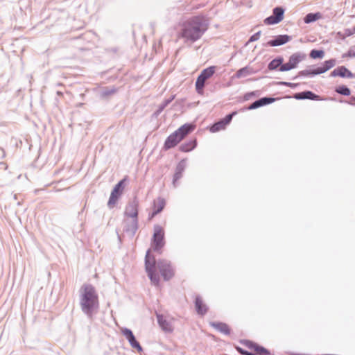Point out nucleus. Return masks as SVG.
<instances>
[{
	"label": "nucleus",
	"instance_id": "1",
	"mask_svg": "<svg viewBox=\"0 0 355 355\" xmlns=\"http://www.w3.org/2000/svg\"><path fill=\"white\" fill-rule=\"evenodd\" d=\"M209 28L207 20L202 16H195L186 21L182 26L180 37L185 42L194 43L202 37Z\"/></svg>",
	"mask_w": 355,
	"mask_h": 355
},
{
	"label": "nucleus",
	"instance_id": "2",
	"mask_svg": "<svg viewBox=\"0 0 355 355\" xmlns=\"http://www.w3.org/2000/svg\"><path fill=\"white\" fill-rule=\"evenodd\" d=\"M80 306L89 319H92L99 309L98 295L94 286L84 284L80 289Z\"/></svg>",
	"mask_w": 355,
	"mask_h": 355
},
{
	"label": "nucleus",
	"instance_id": "3",
	"mask_svg": "<svg viewBox=\"0 0 355 355\" xmlns=\"http://www.w3.org/2000/svg\"><path fill=\"white\" fill-rule=\"evenodd\" d=\"M195 128V125L191 123H185L180 126L174 132L171 134L165 140L163 149L168 150L176 146L182 141Z\"/></svg>",
	"mask_w": 355,
	"mask_h": 355
},
{
	"label": "nucleus",
	"instance_id": "4",
	"mask_svg": "<svg viewBox=\"0 0 355 355\" xmlns=\"http://www.w3.org/2000/svg\"><path fill=\"white\" fill-rule=\"evenodd\" d=\"M145 268L151 282L155 285L159 283V277L156 273V259L150 254V249H148L145 256Z\"/></svg>",
	"mask_w": 355,
	"mask_h": 355
},
{
	"label": "nucleus",
	"instance_id": "5",
	"mask_svg": "<svg viewBox=\"0 0 355 355\" xmlns=\"http://www.w3.org/2000/svg\"><path fill=\"white\" fill-rule=\"evenodd\" d=\"M165 245L164 230L159 225L154 226V233L152 239V247L155 252H162V248Z\"/></svg>",
	"mask_w": 355,
	"mask_h": 355
},
{
	"label": "nucleus",
	"instance_id": "6",
	"mask_svg": "<svg viewBox=\"0 0 355 355\" xmlns=\"http://www.w3.org/2000/svg\"><path fill=\"white\" fill-rule=\"evenodd\" d=\"M306 55L302 52H296L290 57L288 62L282 66L280 71H288L297 67L298 64L305 60Z\"/></svg>",
	"mask_w": 355,
	"mask_h": 355
},
{
	"label": "nucleus",
	"instance_id": "7",
	"mask_svg": "<svg viewBox=\"0 0 355 355\" xmlns=\"http://www.w3.org/2000/svg\"><path fill=\"white\" fill-rule=\"evenodd\" d=\"M126 180V178H123V180H120L113 188L109 200L107 202V207L110 209L113 208L120 196L123 193V191L125 187V182Z\"/></svg>",
	"mask_w": 355,
	"mask_h": 355
},
{
	"label": "nucleus",
	"instance_id": "8",
	"mask_svg": "<svg viewBox=\"0 0 355 355\" xmlns=\"http://www.w3.org/2000/svg\"><path fill=\"white\" fill-rule=\"evenodd\" d=\"M156 264L164 280L168 281L173 277L174 272L170 261L165 259H159L157 262L156 261Z\"/></svg>",
	"mask_w": 355,
	"mask_h": 355
},
{
	"label": "nucleus",
	"instance_id": "9",
	"mask_svg": "<svg viewBox=\"0 0 355 355\" xmlns=\"http://www.w3.org/2000/svg\"><path fill=\"white\" fill-rule=\"evenodd\" d=\"M285 10L277 6L272 9V14L264 19V23L267 25H274L279 23L284 19Z\"/></svg>",
	"mask_w": 355,
	"mask_h": 355
},
{
	"label": "nucleus",
	"instance_id": "10",
	"mask_svg": "<svg viewBox=\"0 0 355 355\" xmlns=\"http://www.w3.org/2000/svg\"><path fill=\"white\" fill-rule=\"evenodd\" d=\"M121 333L123 335V336L128 340V343H130V346L132 348L136 349L138 351V352H143L142 347L141 346L140 343L137 340L131 329L128 328H123L121 329Z\"/></svg>",
	"mask_w": 355,
	"mask_h": 355
},
{
	"label": "nucleus",
	"instance_id": "11",
	"mask_svg": "<svg viewBox=\"0 0 355 355\" xmlns=\"http://www.w3.org/2000/svg\"><path fill=\"white\" fill-rule=\"evenodd\" d=\"M139 201L137 198L129 202L125 209V215L132 219H138Z\"/></svg>",
	"mask_w": 355,
	"mask_h": 355
},
{
	"label": "nucleus",
	"instance_id": "12",
	"mask_svg": "<svg viewBox=\"0 0 355 355\" xmlns=\"http://www.w3.org/2000/svg\"><path fill=\"white\" fill-rule=\"evenodd\" d=\"M331 77L339 76L343 78H355V73H353L345 66H339L334 69L329 75Z\"/></svg>",
	"mask_w": 355,
	"mask_h": 355
},
{
	"label": "nucleus",
	"instance_id": "13",
	"mask_svg": "<svg viewBox=\"0 0 355 355\" xmlns=\"http://www.w3.org/2000/svg\"><path fill=\"white\" fill-rule=\"evenodd\" d=\"M245 346L250 349L253 350L254 355H270V352L268 349L261 346L252 341L245 340Z\"/></svg>",
	"mask_w": 355,
	"mask_h": 355
},
{
	"label": "nucleus",
	"instance_id": "14",
	"mask_svg": "<svg viewBox=\"0 0 355 355\" xmlns=\"http://www.w3.org/2000/svg\"><path fill=\"white\" fill-rule=\"evenodd\" d=\"M291 40V37L288 35H279L275 36L272 40H269L266 46H282Z\"/></svg>",
	"mask_w": 355,
	"mask_h": 355
},
{
	"label": "nucleus",
	"instance_id": "15",
	"mask_svg": "<svg viewBox=\"0 0 355 355\" xmlns=\"http://www.w3.org/2000/svg\"><path fill=\"white\" fill-rule=\"evenodd\" d=\"M293 97L297 100H312V101H319L320 100V96L315 94L311 91L306 90L304 92L295 93Z\"/></svg>",
	"mask_w": 355,
	"mask_h": 355
},
{
	"label": "nucleus",
	"instance_id": "16",
	"mask_svg": "<svg viewBox=\"0 0 355 355\" xmlns=\"http://www.w3.org/2000/svg\"><path fill=\"white\" fill-rule=\"evenodd\" d=\"M156 317L159 326L164 331L167 333H171L173 331V328L171 323L168 321L163 315L160 313H156Z\"/></svg>",
	"mask_w": 355,
	"mask_h": 355
},
{
	"label": "nucleus",
	"instance_id": "17",
	"mask_svg": "<svg viewBox=\"0 0 355 355\" xmlns=\"http://www.w3.org/2000/svg\"><path fill=\"white\" fill-rule=\"evenodd\" d=\"M186 168V160L182 159L175 168V174L173 179V184L174 187H177V182L182 177V173Z\"/></svg>",
	"mask_w": 355,
	"mask_h": 355
},
{
	"label": "nucleus",
	"instance_id": "18",
	"mask_svg": "<svg viewBox=\"0 0 355 355\" xmlns=\"http://www.w3.org/2000/svg\"><path fill=\"white\" fill-rule=\"evenodd\" d=\"M195 306L198 315H204L207 313L208 308L207 305L204 304L200 296H196L195 299Z\"/></svg>",
	"mask_w": 355,
	"mask_h": 355
},
{
	"label": "nucleus",
	"instance_id": "19",
	"mask_svg": "<svg viewBox=\"0 0 355 355\" xmlns=\"http://www.w3.org/2000/svg\"><path fill=\"white\" fill-rule=\"evenodd\" d=\"M210 326L220 331V333L225 334V335H230V329L229 326L224 322H211Z\"/></svg>",
	"mask_w": 355,
	"mask_h": 355
},
{
	"label": "nucleus",
	"instance_id": "20",
	"mask_svg": "<svg viewBox=\"0 0 355 355\" xmlns=\"http://www.w3.org/2000/svg\"><path fill=\"white\" fill-rule=\"evenodd\" d=\"M284 58L282 56H278L272 60L268 64V69L270 71H275L278 69L280 71L282 66L284 65Z\"/></svg>",
	"mask_w": 355,
	"mask_h": 355
},
{
	"label": "nucleus",
	"instance_id": "21",
	"mask_svg": "<svg viewBox=\"0 0 355 355\" xmlns=\"http://www.w3.org/2000/svg\"><path fill=\"white\" fill-rule=\"evenodd\" d=\"M336 60L334 58L325 60L323 62L322 66L317 67L319 74L325 73L330 69L333 68L336 64Z\"/></svg>",
	"mask_w": 355,
	"mask_h": 355
},
{
	"label": "nucleus",
	"instance_id": "22",
	"mask_svg": "<svg viewBox=\"0 0 355 355\" xmlns=\"http://www.w3.org/2000/svg\"><path fill=\"white\" fill-rule=\"evenodd\" d=\"M336 60L334 58L325 60L323 62L322 66L317 67L319 74L325 73L330 69L333 68L336 64Z\"/></svg>",
	"mask_w": 355,
	"mask_h": 355
},
{
	"label": "nucleus",
	"instance_id": "23",
	"mask_svg": "<svg viewBox=\"0 0 355 355\" xmlns=\"http://www.w3.org/2000/svg\"><path fill=\"white\" fill-rule=\"evenodd\" d=\"M196 146L197 141L196 139H193L182 144L179 146V150L182 152L187 153L193 150L196 147Z\"/></svg>",
	"mask_w": 355,
	"mask_h": 355
},
{
	"label": "nucleus",
	"instance_id": "24",
	"mask_svg": "<svg viewBox=\"0 0 355 355\" xmlns=\"http://www.w3.org/2000/svg\"><path fill=\"white\" fill-rule=\"evenodd\" d=\"M138 230V219H132L130 223L125 222L124 231L134 236Z\"/></svg>",
	"mask_w": 355,
	"mask_h": 355
},
{
	"label": "nucleus",
	"instance_id": "25",
	"mask_svg": "<svg viewBox=\"0 0 355 355\" xmlns=\"http://www.w3.org/2000/svg\"><path fill=\"white\" fill-rule=\"evenodd\" d=\"M316 75H320L317 67L315 69H306L300 71L293 79H296L299 77H313Z\"/></svg>",
	"mask_w": 355,
	"mask_h": 355
},
{
	"label": "nucleus",
	"instance_id": "26",
	"mask_svg": "<svg viewBox=\"0 0 355 355\" xmlns=\"http://www.w3.org/2000/svg\"><path fill=\"white\" fill-rule=\"evenodd\" d=\"M207 79L199 75L196 81V90L198 94H202Z\"/></svg>",
	"mask_w": 355,
	"mask_h": 355
},
{
	"label": "nucleus",
	"instance_id": "27",
	"mask_svg": "<svg viewBox=\"0 0 355 355\" xmlns=\"http://www.w3.org/2000/svg\"><path fill=\"white\" fill-rule=\"evenodd\" d=\"M166 205L165 200L162 198H158L157 200L154 201L153 209L155 210V214H159L164 208Z\"/></svg>",
	"mask_w": 355,
	"mask_h": 355
},
{
	"label": "nucleus",
	"instance_id": "28",
	"mask_svg": "<svg viewBox=\"0 0 355 355\" xmlns=\"http://www.w3.org/2000/svg\"><path fill=\"white\" fill-rule=\"evenodd\" d=\"M216 67L215 66L209 67L203 69L200 73V75L203 78H206L207 80H208L214 74L216 71Z\"/></svg>",
	"mask_w": 355,
	"mask_h": 355
},
{
	"label": "nucleus",
	"instance_id": "29",
	"mask_svg": "<svg viewBox=\"0 0 355 355\" xmlns=\"http://www.w3.org/2000/svg\"><path fill=\"white\" fill-rule=\"evenodd\" d=\"M320 17L319 12L309 13L304 17V21L306 24H310L317 21Z\"/></svg>",
	"mask_w": 355,
	"mask_h": 355
},
{
	"label": "nucleus",
	"instance_id": "30",
	"mask_svg": "<svg viewBox=\"0 0 355 355\" xmlns=\"http://www.w3.org/2000/svg\"><path fill=\"white\" fill-rule=\"evenodd\" d=\"M174 96H171L169 98L165 99L161 104L159 105L157 110L155 112V114L159 115L173 100Z\"/></svg>",
	"mask_w": 355,
	"mask_h": 355
},
{
	"label": "nucleus",
	"instance_id": "31",
	"mask_svg": "<svg viewBox=\"0 0 355 355\" xmlns=\"http://www.w3.org/2000/svg\"><path fill=\"white\" fill-rule=\"evenodd\" d=\"M312 59H322L324 56V51L321 49H312L309 53Z\"/></svg>",
	"mask_w": 355,
	"mask_h": 355
},
{
	"label": "nucleus",
	"instance_id": "32",
	"mask_svg": "<svg viewBox=\"0 0 355 355\" xmlns=\"http://www.w3.org/2000/svg\"><path fill=\"white\" fill-rule=\"evenodd\" d=\"M226 125L223 123V121L220 119L218 121L214 123L210 128L211 132H216L220 130L225 129Z\"/></svg>",
	"mask_w": 355,
	"mask_h": 355
},
{
	"label": "nucleus",
	"instance_id": "33",
	"mask_svg": "<svg viewBox=\"0 0 355 355\" xmlns=\"http://www.w3.org/2000/svg\"><path fill=\"white\" fill-rule=\"evenodd\" d=\"M336 92L343 96H349L351 91L346 85H340L335 89Z\"/></svg>",
	"mask_w": 355,
	"mask_h": 355
},
{
	"label": "nucleus",
	"instance_id": "34",
	"mask_svg": "<svg viewBox=\"0 0 355 355\" xmlns=\"http://www.w3.org/2000/svg\"><path fill=\"white\" fill-rule=\"evenodd\" d=\"M116 92V89L114 87H105L101 92V96L105 98L114 94Z\"/></svg>",
	"mask_w": 355,
	"mask_h": 355
},
{
	"label": "nucleus",
	"instance_id": "35",
	"mask_svg": "<svg viewBox=\"0 0 355 355\" xmlns=\"http://www.w3.org/2000/svg\"><path fill=\"white\" fill-rule=\"evenodd\" d=\"M250 74V71L248 67H245L239 69L236 73V77L238 78L245 77Z\"/></svg>",
	"mask_w": 355,
	"mask_h": 355
},
{
	"label": "nucleus",
	"instance_id": "36",
	"mask_svg": "<svg viewBox=\"0 0 355 355\" xmlns=\"http://www.w3.org/2000/svg\"><path fill=\"white\" fill-rule=\"evenodd\" d=\"M259 103H261V107L264 105H269L275 101V98L273 97L265 96L259 98Z\"/></svg>",
	"mask_w": 355,
	"mask_h": 355
},
{
	"label": "nucleus",
	"instance_id": "37",
	"mask_svg": "<svg viewBox=\"0 0 355 355\" xmlns=\"http://www.w3.org/2000/svg\"><path fill=\"white\" fill-rule=\"evenodd\" d=\"M236 114V112H233L226 115L225 117L222 119L221 120L223 121V123L225 125H227L232 121L233 116H234Z\"/></svg>",
	"mask_w": 355,
	"mask_h": 355
},
{
	"label": "nucleus",
	"instance_id": "38",
	"mask_svg": "<svg viewBox=\"0 0 355 355\" xmlns=\"http://www.w3.org/2000/svg\"><path fill=\"white\" fill-rule=\"evenodd\" d=\"M259 102L260 101H259V99L256 100L255 101L252 103L247 109L250 110H255V109H257L259 107H261V103Z\"/></svg>",
	"mask_w": 355,
	"mask_h": 355
},
{
	"label": "nucleus",
	"instance_id": "39",
	"mask_svg": "<svg viewBox=\"0 0 355 355\" xmlns=\"http://www.w3.org/2000/svg\"><path fill=\"white\" fill-rule=\"evenodd\" d=\"M346 57H349V58L355 57V46L349 49V51L346 53H344L342 55V58H346Z\"/></svg>",
	"mask_w": 355,
	"mask_h": 355
},
{
	"label": "nucleus",
	"instance_id": "40",
	"mask_svg": "<svg viewBox=\"0 0 355 355\" xmlns=\"http://www.w3.org/2000/svg\"><path fill=\"white\" fill-rule=\"evenodd\" d=\"M261 33V32L259 31L257 32L256 33L253 34L250 37L248 43L253 42H255V41L258 40L259 39V37H260Z\"/></svg>",
	"mask_w": 355,
	"mask_h": 355
},
{
	"label": "nucleus",
	"instance_id": "41",
	"mask_svg": "<svg viewBox=\"0 0 355 355\" xmlns=\"http://www.w3.org/2000/svg\"><path fill=\"white\" fill-rule=\"evenodd\" d=\"M279 84L281 85H284V86L291 87V88H295L299 85V83H293L284 82V81L279 82Z\"/></svg>",
	"mask_w": 355,
	"mask_h": 355
},
{
	"label": "nucleus",
	"instance_id": "42",
	"mask_svg": "<svg viewBox=\"0 0 355 355\" xmlns=\"http://www.w3.org/2000/svg\"><path fill=\"white\" fill-rule=\"evenodd\" d=\"M237 350L240 352L242 355H254V353L252 352H249L245 349H243L241 347H238Z\"/></svg>",
	"mask_w": 355,
	"mask_h": 355
},
{
	"label": "nucleus",
	"instance_id": "43",
	"mask_svg": "<svg viewBox=\"0 0 355 355\" xmlns=\"http://www.w3.org/2000/svg\"><path fill=\"white\" fill-rule=\"evenodd\" d=\"M254 95H255V92H254L247 93V94H245L244 98L245 100H249L251 96H253Z\"/></svg>",
	"mask_w": 355,
	"mask_h": 355
},
{
	"label": "nucleus",
	"instance_id": "44",
	"mask_svg": "<svg viewBox=\"0 0 355 355\" xmlns=\"http://www.w3.org/2000/svg\"><path fill=\"white\" fill-rule=\"evenodd\" d=\"M347 31L348 35L354 34L355 33V25L351 29H347Z\"/></svg>",
	"mask_w": 355,
	"mask_h": 355
},
{
	"label": "nucleus",
	"instance_id": "45",
	"mask_svg": "<svg viewBox=\"0 0 355 355\" xmlns=\"http://www.w3.org/2000/svg\"><path fill=\"white\" fill-rule=\"evenodd\" d=\"M348 103L352 105H355V96H351Z\"/></svg>",
	"mask_w": 355,
	"mask_h": 355
},
{
	"label": "nucleus",
	"instance_id": "46",
	"mask_svg": "<svg viewBox=\"0 0 355 355\" xmlns=\"http://www.w3.org/2000/svg\"><path fill=\"white\" fill-rule=\"evenodd\" d=\"M157 214H155V210L153 209V212L150 214V218L155 217Z\"/></svg>",
	"mask_w": 355,
	"mask_h": 355
},
{
	"label": "nucleus",
	"instance_id": "47",
	"mask_svg": "<svg viewBox=\"0 0 355 355\" xmlns=\"http://www.w3.org/2000/svg\"><path fill=\"white\" fill-rule=\"evenodd\" d=\"M56 94L59 96H63V92L62 91H57Z\"/></svg>",
	"mask_w": 355,
	"mask_h": 355
},
{
	"label": "nucleus",
	"instance_id": "48",
	"mask_svg": "<svg viewBox=\"0 0 355 355\" xmlns=\"http://www.w3.org/2000/svg\"><path fill=\"white\" fill-rule=\"evenodd\" d=\"M17 206H20V205H21V201H18V202H17Z\"/></svg>",
	"mask_w": 355,
	"mask_h": 355
},
{
	"label": "nucleus",
	"instance_id": "49",
	"mask_svg": "<svg viewBox=\"0 0 355 355\" xmlns=\"http://www.w3.org/2000/svg\"><path fill=\"white\" fill-rule=\"evenodd\" d=\"M14 199H15V200H17V194H15V195H14Z\"/></svg>",
	"mask_w": 355,
	"mask_h": 355
},
{
	"label": "nucleus",
	"instance_id": "50",
	"mask_svg": "<svg viewBox=\"0 0 355 355\" xmlns=\"http://www.w3.org/2000/svg\"><path fill=\"white\" fill-rule=\"evenodd\" d=\"M57 85L58 86H63V85L62 83H58Z\"/></svg>",
	"mask_w": 355,
	"mask_h": 355
}]
</instances>
